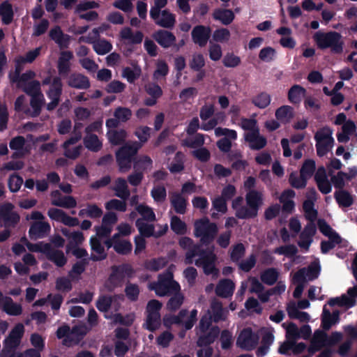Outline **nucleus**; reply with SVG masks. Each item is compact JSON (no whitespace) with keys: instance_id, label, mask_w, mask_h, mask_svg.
Segmentation results:
<instances>
[{"instance_id":"obj_1","label":"nucleus","mask_w":357,"mask_h":357,"mask_svg":"<svg viewBox=\"0 0 357 357\" xmlns=\"http://www.w3.org/2000/svg\"><path fill=\"white\" fill-rule=\"evenodd\" d=\"M194 226V235L197 238H200V243H195L194 241L188 236L181 237L178 241L180 247L187 250L184 261L185 264L188 261L187 255L190 251L196 246H198L199 250L202 248V245L208 246L215 240L218 232L217 224L211 222L207 218L196 220Z\"/></svg>"},{"instance_id":"obj_2","label":"nucleus","mask_w":357,"mask_h":357,"mask_svg":"<svg viewBox=\"0 0 357 357\" xmlns=\"http://www.w3.org/2000/svg\"><path fill=\"white\" fill-rule=\"evenodd\" d=\"M214 245H211L206 249L202 248L201 250L198 246H196L193 250L188 254L187 264H192L193 259L198 256L199 258L195 261V264L197 267H202L206 275L217 276L219 273V269L216 267L218 257L214 252Z\"/></svg>"},{"instance_id":"obj_3","label":"nucleus","mask_w":357,"mask_h":357,"mask_svg":"<svg viewBox=\"0 0 357 357\" xmlns=\"http://www.w3.org/2000/svg\"><path fill=\"white\" fill-rule=\"evenodd\" d=\"M246 206H241L235 213L238 219L255 218L263 204V195L261 192L250 190L245 195Z\"/></svg>"},{"instance_id":"obj_4","label":"nucleus","mask_w":357,"mask_h":357,"mask_svg":"<svg viewBox=\"0 0 357 357\" xmlns=\"http://www.w3.org/2000/svg\"><path fill=\"white\" fill-rule=\"evenodd\" d=\"M140 148L141 144L135 142L132 144H126L119 149L116 152V160L120 172H125L131 168L132 162L136 158L135 156Z\"/></svg>"},{"instance_id":"obj_5","label":"nucleus","mask_w":357,"mask_h":357,"mask_svg":"<svg viewBox=\"0 0 357 357\" xmlns=\"http://www.w3.org/2000/svg\"><path fill=\"white\" fill-rule=\"evenodd\" d=\"M111 271L105 283V288L109 292H112L116 287H121L126 276L130 278L134 273V270L129 264L114 265L111 267Z\"/></svg>"},{"instance_id":"obj_6","label":"nucleus","mask_w":357,"mask_h":357,"mask_svg":"<svg viewBox=\"0 0 357 357\" xmlns=\"http://www.w3.org/2000/svg\"><path fill=\"white\" fill-rule=\"evenodd\" d=\"M314 40L320 49L331 48L335 54H340L343 51V42L341 40L340 33L336 31L328 33H316Z\"/></svg>"},{"instance_id":"obj_7","label":"nucleus","mask_w":357,"mask_h":357,"mask_svg":"<svg viewBox=\"0 0 357 357\" xmlns=\"http://www.w3.org/2000/svg\"><path fill=\"white\" fill-rule=\"evenodd\" d=\"M303 208L308 222L305 230L300 235L302 241L298 245L301 248H308L312 241V188L307 190V199L303 202Z\"/></svg>"},{"instance_id":"obj_8","label":"nucleus","mask_w":357,"mask_h":357,"mask_svg":"<svg viewBox=\"0 0 357 357\" xmlns=\"http://www.w3.org/2000/svg\"><path fill=\"white\" fill-rule=\"evenodd\" d=\"M204 135L202 133H197L192 139H185L183 145L189 148L196 149L192 151V155L202 162H206L210 160V151L205 147Z\"/></svg>"},{"instance_id":"obj_9","label":"nucleus","mask_w":357,"mask_h":357,"mask_svg":"<svg viewBox=\"0 0 357 357\" xmlns=\"http://www.w3.org/2000/svg\"><path fill=\"white\" fill-rule=\"evenodd\" d=\"M13 208L14 205L10 202L0 206V220L3 221L5 228H14L20 222V216Z\"/></svg>"},{"instance_id":"obj_10","label":"nucleus","mask_w":357,"mask_h":357,"mask_svg":"<svg viewBox=\"0 0 357 357\" xmlns=\"http://www.w3.org/2000/svg\"><path fill=\"white\" fill-rule=\"evenodd\" d=\"M24 333V325L22 324H16L3 341V349H5V351L12 352L15 351L20 344Z\"/></svg>"},{"instance_id":"obj_11","label":"nucleus","mask_w":357,"mask_h":357,"mask_svg":"<svg viewBox=\"0 0 357 357\" xmlns=\"http://www.w3.org/2000/svg\"><path fill=\"white\" fill-rule=\"evenodd\" d=\"M258 341L257 336L252 332L250 328L243 329L236 340V344L238 347L250 351L253 349Z\"/></svg>"},{"instance_id":"obj_12","label":"nucleus","mask_w":357,"mask_h":357,"mask_svg":"<svg viewBox=\"0 0 357 357\" xmlns=\"http://www.w3.org/2000/svg\"><path fill=\"white\" fill-rule=\"evenodd\" d=\"M211 35V29L204 25L194 26L191 32L192 41L201 47L206 45Z\"/></svg>"},{"instance_id":"obj_13","label":"nucleus","mask_w":357,"mask_h":357,"mask_svg":"<svg viewBox=\"0 0 357 357\" xmlns=\"http://www.w3.org/2000/svg\"><path fill=\"white\" fill-rule=\"evenodd\" d=\"M153 39L165 49L176 45V38L173 33L165 29H159L153 33Z\"/></svg>"},{"instance_id":"obj_14","label":"nucleus","mask_w":357,"mask_h":357,"mask_svg":"<svg viewBox=\"0 0 357 357\" xmlns=\"http://www.w3.org/2000/svg\"><path fill=\"white\" fill-rule=\"evenodd\" d=\"M220 329L218 326H212L205 333H201L197 340V345L199 347H208L212 344L218 337Z\"/></svg>"},{"instance_id":"obj_15","label":"nucleus","mask_w":357,"mask_h":357,"mask_svg":"<svg viewBox=\"0 0 357 357\" xmlns=\"http://www.w3.org/2000/svg\"><path fill=\"white\" fill-rule=\"evenodd\" d=\"M50 229L51 227L48 222L37 221L31 225L29 235L31 239L43 238L50 232Z\"/></svg>"},{"instance_id":"obj_16","label":"nucleus","mask_w":357,"mask_h":357,"mask_svg":"<svg viewBox=\"0 0 357 357\" xmlns=\"http://www.w3.org/2000/svg\"><path fill=\"white\" fill-rule=\"evenodd\" d=\"M245 139L250 145L252 150H260L266 146L267 140L264 136L259 135V130H254L252 132H248Z\"/></svg>"},{"instance_id":"obj_17","label":"nucleus","mask_w":357,"mask_h":357,"mask_svg":"<svg viewBox=\"0 0 357 357\" xmlns=\"http://www.w3.org/2000/svg\"><path fill=\"white\" fill-rule=\"evenodd\" d=\"M318 211L314 208V236L316 234V227L319 231L325 236L329 237L338 234L331 225L323 218H318Z\"/></svg>"},{"instance_id":"obj_18","label":"nucleus","mask_w":357,"mask_h":357,"mask_svg":"<svg viewBox=\"0 0 357 357\" xmlns=\"http://www.w3.org/2000/svg\"><path fill=\"white\" fill-rule=\"evenodd\" d=\"M73 54L70 51L61 52L58 59L57 68L60 76L66 77L70 71V61L73 59Z\"/></svg>"},{"instance_id":"obj_19","label":"nucleus","mask_w":357,"mask_h":357,"mask_svg":"<svg viewBox=\"0 0 357 357\" xmlns=\"http://www.w3.org/2000/svg\"><path fill=\"white\" fill-rule=\"evenodd\" d=\"M79 41H83L86 43H93V50L98 55H105L109 53L112 50V45L110 42L105 39L98 40L97 41L92 42L91 38L81 37Z\"/></svg>"},{"instance_id":"obj_20","label":"nucleus","mask_w":357,"mask_h":357,"mask_svg":"<svg viewBox=\"0 0 357 357\" xmlns=\"http://www.w3.org/2000/svg\"><path fill=\"white\" fill-rule=\"evenodd\" d=\"M67 83L70 87L77 89H87L91 86L88 77L81 73H72Z\"/></svg>"},{"instance_id":"obj_21","label":"nucleus","mask_w":357,"mask_h":357,"mask_svg":"<svg viewBox=\"0 0 357 357\" xmlns=\"http://www.w3.org/2000/svg\"><path fill=\"white\" fill-rule=\"evenodd\" d=\"M235 284L230 279L221 280L215 287V294L222 298H229L233 295Z\"/></svg>"},{"instance_id":"obj_22","label":"nucleus","mask_w":357,"mask_h":357,"mask_svg":"<svg viewBox=\"0 0 357 357\" xmlns=\"http://www.w3.org/2000/svg\"><path fill=\"white\" fill-rule=\"evenodd\" d=\"M170 204L176 213L183 215L186 213L188 199L181 193L173 192L170 196Z\"/></svg>"},{"instance_id":"obj_23","label":"nucleus","mask_w":357,"mask_h":357,"mask_svg":"<svg viewBox=\"0 0 357 357\" xmlns=\"http://www.w3.org/2000/svg\"><path fill=\"white\" fill-rule=\"evenodd\" d=\"M61 232L63 236H65L66 237L70 240L68 244L66 245L67 253H68L70 251L71 248L73 245H79L82 244L84 241V234L82 231H71L70 229L67 228H63L61 229Z\"/></svg>"},{"instance_id":"obj_24","label":"nucleus","mask_w":357,"mask_h":357,"mask_svg":"<svg viewBox=\"0 0 357 357\" xmlns=\"http://www.w3.org/2000/svg\"><path fill=\"white\" fill-rule=\"evenodd\" d=\"M90 245L91 250L98 255L91 254L90 259L93 261H99L105 259L107 257L104 247L101 244L100 241L96 237H91L90 239Z\"/></svg>"},{"instance_id":"obj_25","label":"nucleus","mask_w":357,"mask_h":357,"mask_svg":"<svg viewBox=\"0 0 357 357\" xmlns=\"http://www.w3.org/2000/svg\"><path fill=\"white\" fill-rule=\"evenodd\" d=\"M211 315L212 320L215 323L225 321L227 318V311L223 308L222 304L218 300H213L211 303Z\"/></svg>"},{"instance_id":"obj_26","label":"nucleus","mask_w":357,"mask_h":357,"mask_svg":"<svg viewBox=\"0 0 357 357\" xmlns=\"http://www.w3.org/2000/svg\"><path fill=\"white\" fill-rule=\"evenodd\" d=\"M307 278L308 280H312V262L308 264L307 269L302 268L296 271L293 276L292 282L294 284L305 285Z\"/></svg>"},{"instance_id":"obj_27","label":"nucleus","mask_w":357,"mask_h":357,"mask_svg":"<svg viewBox=\"0 0 357 357\" xmlns=\"http://www.w3.org/2000/svg\"><path fill=\"white\" fill-rule=\"evenodd\" d=\"M115 192V195L123 200H127L130 195V192L128 189L127 181L125 178L119 177L115 181V185L111 188Z\"/></svg>"},{"instance_id":"obj_28","label":"nucleus","mask_w":357,"mask_h":357,"mask_svg":"<svg viewBox=\"0 0 357 357\" xmlns=\"http://www.w3.org/2000/svg\"><path fill=\"white\" fill-rule=\"evenodd\" d=\"M213 18L220 21L224 25L230 24L235 18L234 12L230 9L216 8L213 13Z\"/></svg>"},{"instance_id":"obj_29","label":"nucleus","mask_w":357,"mask_h":357,"mask_svg":"<svg viewBox=\"0 0 357 357\" xmlns=\"http://www.w3.org/2000/svg\"><path fill=\"white\" fill-rule=\"evenodd\" d=\"M120 36L123 40H128L131 44H140L144 38V34L140 31H137L133 33L130 27H125L121 29Z\"/></svg>"},{"instance_id":"obj_30","label":"nucleus","mask_w":357,"mask_h":357,"mask_svg":"<svg viewBox=\"0 0 357 357\" xmlns=\"http://www.w3.org/2000/svg\"><path fill=\"white\" fill-rule=\"evenodd\" d=\"M127 136V132L124 129L107 130V139L109 143L113 146L123 144L125 142Z\"/></svg>"},{"instance_id":"obj_31","label":"nucleus","mask_w":357,"mask_h":357,"mask_svg":"<svg viewBox=\"0 0 357 357\" xmlns=\"http://www.w3.org/2000/svg\"><path fill=\"white\" fill-rule=\"evenodd\" d=\"M306 90L298 84L293 85L288 91V100L292 104H299L305 96Z\"/></svg>"},{"instance_id":"obj_32","label":"nucleus","mask_w":357,"mask_h":357,"mask_svg":"<svg viewBox=\"0 0 357 357\" xmlns=\"http://www.w3.org/2000/svg\"><path fill=\"white\" fill-rule=\"evenodd\" d=\"M0 16L3 24L6 25H8L13 22L14 12L12 4L8 1H5L0 4Z\"/></svg>"},{"instance_id":"obj_33","label":"nucleus","mask_w":357,"mask_h":357,"mask_svg":"<svg viewBox=\"0 0 357 357\" xmlns=\"http://www.w3.org/2000/svg\"><path fill=\"white\" fill-rule=\"evenodd\" d=\"M63 91V84L60 77H54L47 92L48 98L60 100Z\"/></svg>"},{"instance_id":"obj_34","label":"nucleus","mask_w":357,"mask_h":357,"mask_svg":"<svg viewBox=\"0 0 357 357\" xmlns=\"http://www.w3.org/2000/svg\"><path fill=\"white\" fill-rule=\"evenodd\" d=\"M339 319V312L337 311L331 314L330 311L324 307L322 312L321 327L324 330H329Z\"/></svg>"},{"instance_id":"obj_35","label":"nucleus","mask_w":357,"mask_h":357,"mask_svg":"<svg viewBox=\"0 0 357 357\" xmlns=\"http://www.w3.org/2000/svg\"><path fill=\"white\" fill-rule=\"evenodd\" d=\"M3 310L10 316H19L22 313V307L20 304L14 303L12 298L5 297V302L3 305Z\"/></svg>"},{"instance_id":"obj_36","label":"nucleus","mask_w":357,"mask_h":357,"mask_svg":"<svg viewBox=\"0 0 357 357\" xmlns=\"http://www.w3.org/2000/svg\"><path fill=\"white\" fill-rule=\"evenodd\" d=\"M84 146L93 152L99 151L102 147V143L96 134L86 135L83 139Z\"/></svg>"},{"instance_id":"obj_37","label":"nucleus","mask_w":357,"mask_h":357,"mask_svg":"<svg viewBox=\"0 0 357 357\" xmlns=\"http://www.w3.org/2000/svg\"><path fill=\"white\" fill-rule=\"evenodd\" d=\"M152 159L149 155H146L136 158L133 161V168L135 170L142 173L151 169L152 168Z\"/></svg>"},{"instance_id":"obj_38","label":"nucleus","mask_w":357,"mask_h":357,"mask_svg":"<svg viewBox=\"0 0 357 357\" xmlns=\"http://www.w3.org/2000/svg\"><path fill=\"white\" fill-rule=\"evenodd\" d=\"M334 197L340 206L349 207L354 203L352 195L344 189L335 191Z\"/></svg>"},{"instance_id":"obj_39","label":"nucleus","mask_w":357,"mask_h":357,"mask_svg":"<svg viewBox=\"0 0 357 357\" xmlns=\"http://www.w3.org/2000/svg\"><path fill=\"white\" fill-rule=\"evenodd\" d=\"M135 226L137 227L139 236L144 238L153 237L155 235V227L152 224H148L141 218H138L135 222Z\"/></svg>"},{"instance_id":"obj_40","label":"nucleus","mask_w":357,"mask_h":357,"mask_svg":"<svg viewBox=\"0 0 357 357\" xmlns=\"http://www.w3.org/2000/svg\"><path fill=\"white\" fill-rule=\"evenodd\" d=\"M176 23V17L174 14L171 13L168 10H163L161 12V18L156 21V24L158 26L166 28L172 29Z\"/></svg>"},{"instance_id":"obj_41","label":"nucleus","mask_w":357,"mask_h":357,"mask_svg":"<svg viewBox=\"0 0 357 357\" xmlns=\"http://www.w3.org/2000/svg\"><path fill=\"white\" fill-rule=\"evenodd\" d=\"M119 296V295H101L96 301V306L99 311L102 312H107L111 308L114 299Z\"/></svg>"},{"instance_id":"obj_42","label":"nucleus","mask_w":357,"mask_h":357,"mask_svg":"<svg viewBox=\"0 0 357 357\" xmlns=\"http://www.w3.org/2000/svg\"><path fill=\"white\" fill-rule=\"evenodd\" d=\"M331 182L334 188L337 190H342L345 187L346 172L339 171L336 174L335 172L330 170L328 174Z\"/></svg>"},{"instance_id":"obj_43","label":"nucleus","mask_w":357,"mask_h":357,"mask_svg":"<svg viewBox=\"0 0 357 357\" xmlns=\"http://www.w3.org/2000/svg\"><path fill=\"white\" fill-rule=\"evenodd\" d=\"M161 325L160 313H147L146 319V328L150 332H154Z\"/></svg>"},{"instance_id":"obj_44","label":"nucleus","mask_w":357,"mask_h":357,"mask_svg":"<svg viewBox=\"0 0 357 357\" xmlns=\"http://www.w3.org/2000/svg\"><path fill=\"white\" fill-rule=\"evenodd\" d=\"M47 259L53 262L58 267L64 266L68 261V259L63 252L54 248H53Z\"/></svg>"},{"instance_id":"obj_45","label":"nucleus","mask_w":357,"mask_h":357,"mask_svg":"<svg viewBox=\"0 0 357 357\" xmlns=\"http://www.w3.org/2000/svg\"><path fill=\"white\" fill-rule=\"evenodd\" d=\"M328 238V241L324 240L321 242V251L323 254H326L333 249L336 245L342 243V238L339 234H335Z\"/></svg>"},{"instance_id":"obj_46","label":"nucleus","mask_w":357,"mask_h":357,"mask_svg":"<svg viewBox=\"0 0 357 357\" xmlns=\"http://www.w3.org/2000/svg\"><path fill=\"white\" fill-rule=\"evenodd\" d=\"M172 294L173 296L167 303V308L169 311L174 312L183 304L184 296L180 291H174Z\"/></svg>"},{"instance_id":"obj_47","label":"nucleus","mask_w":357,"mask_h":357,"mask_svg":"<svg viewBox=\"0 0 357 357\" xmlns=\"http://www.w3.org/2000/svg\"><path fill=\"white\" fill-rule=\"evenodd\" d=\"M19 88L22 89L26 94L31 97H33V96L41 95L40 84L37 80L30 81Z\"/></svg>"},{"instance_id":"obj_48","label":"nucleus","mask_w":357,"mask_h":357,"mask_svg":"<svg viewBox=\"0 0 357 357\" xmlns=\"http://www.w3.org/2000/svg\"><path fill=\"white\" fill-rule=\"evenodd\" d=\"M275 117L281 122H288L293 117V108L289 105L281 106L276 109Z\"/></svg>"},{"instance_id":"obj_49","label":"nucleus","mask_w":357,"mask_h":357,"mask_svg":"<svg viewBox=\"0 0 357 357\" xmlns=\"http://www.w3.org/2000/svg\"><path fill=\"white\" fill-rule=\"evenodd\" d=\"M279 273L274 268L266 269L261 275V280L266 284L273 285L278 279Z\"/></svg>"},{"instance_id":"obj_50","label":"nucleus","mask_w":357,"mask_h":357,"mask_svg":"<svg viewBox=\"0 0 357 357\" xmlns=\"http://www.w3.org/2000/svg\"><path fill=\"white\" fill-rule=\"evenodd\" d=\"M171 229L178 235H183L186 233L187 226L186 224L176 215H174L170 221Z\"/></svg>"},{"instance_id":"obj_51","label":"nucleus","mask_w":357,"mask_h":357,"mask_svg":"<svg viewBox=\"0 0 357 357\" xmlns=\"http://www.w3.org/2000/svg\"><path fill=\"white\" fill-rule=\"evenodd\" d=\"M114 250L119 255H128L132 250V245L128 240H121L115 242Z\"/></svg>"},{"instance_id":"obj_52","label":"nucleus","mask_w":357,"mask_h":357,"mask_svg":"<svg viewBox=\"0 0 357 357\" xmlns=\"http://www.w3.org/2000/svg\"><path fill=\"white\" fill-rule=\"evenodd\" d=\"M289 183L296 189H302L307 185V178L302 177L297 172H292L289 177Z\"/></svg>"},{"instance_id":"obj_53","label":"nucleus","mask_w":357,"mask_h":357,"mask_svg":"<svg viewBox=\"0 0 357 357\" xmlns=\"http://www.w3.org/2000/svg\"><path fill=\"white\" fill-rule=\"evenodd\" d=\"M52 204L56 206L65 208H73L77 206V201L73 196H64L58 200L53 199Z\"/></svg>"},{"instance_id":"obj_54","label":"nucleus","mask_w":357,"mask_h":357,"mask_svg":"<svg viewBox=\"0 0 357 357\" xmlns=\"http://www.w3.org/2000/svg\"><path fill=\"white\" fill-rule=\"evenodd\" d=\"M328 335L319 330L314 332V353L319 349L321 347H327Z\"/></svg>"},{"instance_id":"obj_55","label":"nucleus","mask_w":357,"mask_h":357,"mask_svg":"<svg viewBox=\"0 0 357 357\" xmlns=\"http://www.w3.org/2000/svg\"><path fill=\"white\" fill-rule=\"evenodd\" d=\"M271 100V96L268 93L261 92L252 99V102L259 109H265L270 105Z\"/></svg>"},{"instance_id":"obj_56","label":"nucleus","mask_w":357,"mask_h":357,"mask_svg":"<svg viewBox=\"0 0 357 357\" xmlns=\"http://www.w3.org/2000/svg\"><path fill=\"white\" fill-rule=\"evenodd\" d=\"M158 282H163L168 287H170L173 291H180L181 287L178 282L173 279V274L167 273L166 274L160 275L158 277Z\"/></svg>"},{"instance_id":"obj_57","label":"nucleus","mask_w":357,"mask_h":357,"mask_svg":"<svg viewBox=\"0 0 357 357\" xmlns=\"http://www.w3.org/2000/svg\"><path fill=\"white\" fill-rule=\"evenodd\" d=\"M168 261L165 257L153 258L146 262V268L151 271H158L165 267Z\"/></svg>"},{"instance_id":"obj_58","label":"nucleus","mask_w":357,"mask_h":357,"mask_svg":"<svg viewBox=\"0 0 357 357\" xmlns=\"http://www.w3.org/2000/svg\"><path fill=\"white\" fill-rule=\"evenodd\" d=\"M132 113L130 109L125 107H118L114 112V116L116 117L120 123H126L132 117Z\"/></svg>"},{"instance_id":"obj_59","label":"nucleus","mask_w":357,"mask_h":357,"mask_svg":"<svg viewBox=\"0 0 357 357\" xmlns=\"http://www.w3.org/2000/svg\"><path fill=\"white\" fill-rule=\"evenodd\" d=\"M43 102L44 98L42 93L41 95L33 96V97H31L30 105L33 109L31 116L36 117L40 115Z\"/></svg>"},{"instance_id":"obj_60","label":"nucleus","mask_w":357,"mask_h":357,"mask_svg":"<svg viewBox=\"0 0 357 357\" xmlns=\"http://www.w3.org/2000/svg\"><path fill=\"white\" fill-rule=\"evenodd\" d=\"M134 135L138 138L141 146L146 143L151 136V128L146 126H141L136 128Z\"/></svg>"},{"instance_id":"obj_61","label":"nucleus","mask_w":357,"mask_h":357,"mask_svg":"<svg viewBox=\"0 0 357 357\" xmlns=\"http://www.w3.org/2000/svg\"><path fill=\"white\" fill-rule=\"evenodd\" d=\"M314 138L319 144L320 142H334V139L332 137V130L328 127H324L317 130Z\"/></svg>"},{"instance_id":"obj_62","label":"nucleus","mask_w":357,"mask_h":357,"mask_svg":"<svg viewBox=\"0 0 357 357\" xmlns=\"http://www.w3.org/2000/svg\"><path fill=\"white\" fill-rule=\"evenodd\" d=\"M141 75V69L139 67L132 69L130 67H126L123 69L122 76L127 79V81L132 84L137 80Z\"/></svg>"},{"instance_id":"obj_63","label":"nucleus","mask_w":357,"mask_h":357,"mask_svg":"<svg viewBox=\"0 0 357 357\" xmlns=\"http://www.w3.org/2000/svg\"><path fill=\"white\" fill-rule=\"evenodd\" d=\"M137 211L142 216L144 221L153 222L155 220V215L153 209L144 204H139L136 208Z\"/></svg>"},{"instance_id":"obj_64","label":"nucleus","mask_w":357,"mask_h":357,"mask_svg":"<svg viewBox=\"0 0 357 357\" xmlns=\"http://www.w3.org/2000/svg\"><path fill=\"white\" fill-rule=\"evenodd\" d=\"M23 183V178L17 174H11L8 181V186L10 192H17L20 190Z\"/></svg>"}]
</instances>
